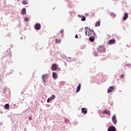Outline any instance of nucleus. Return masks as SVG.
I'll return each instance as SVG.
<instances>
[{
  "label": "nucleus",
  "mask_w": 131,
  "mask_h": 131,
  "mask_svg": "<svg viewBox=\"0 0 131 131\" xmlns=\"http://www.w3.org/2000/svg\"><path fill=\"white\" fill-rule=\"evenodd\" d=\"M85 29V34L86 36H91V35H92V33H93L94 36L96 35V33L94 32V30H92L88 27H86Z\"/></svg>",
  "instance_id": "obj_1"
},
{
  "label": "nucleus",
  "mask_w": 131,
  "mask_h": 131,
  "mask_svg": "<svg viewBox=\"0 0 131 131\" xmlns=\"http://www.w3.org/2000/svg\"><path fill=\"white\" fill-rule=\"evenodd\" d=\"M48 78H49V74H45L42 75V79L44 83H46V82H47V80H48Z\"/></svg>",
  "instance_id": "obj_2"
},
{
  "label": "nucleus",
  "mask_w": 131,
  "mask_h": 131,
  "mask_svg": "<svg viewBox=\"0 0 131 131\" xmlns=\"http://www.w3.org/2000/svg\"><path fill=\"white\" fill-rule=\"evenodd\" d=\"M98 53H105L106 48L104 46H99L98 49Z\"/></svg>",
  "instance_id": "obj_3"
},
{
  "label": "nucleus",
  "mask_w": 131,
  "mask_h": 131,
  "mask_svg": "<svg viewBox=\"0 0 131 131\" xmlns=\"http://www.w3.org/2000/svg\"><path fill=\"white\" fill-rule=\"evenodd\" d=\"M40 27H41V26H40V24L38 23L36 24L34 26V28L36 30H39Z\"/></svg>",
  "instance_id": "obj_4"
},
{
  "label": "nucleus",
  "mask_w": 131,
  "mask_h": 131,
  "mask_svg": "<svg viewBox=\"0 0 131 131\" xmlns=\"http://www.w3.org/2000/svg\"><path fill=\"white\" fill-rule=\"evenodd\" d=\"M112 120L113 123H115V124H116V122H117V120L116 119V116H115V115L113 116L112 118Z\"/></svg>",
  "instance_id": "obj_5"
},
{
  "label": "nucleus",
  "mask_w": 131,
  "mask_h": 131,
  "mask_svg": "<svg viewBox=\"0 0 131 131\" xmlns=\"http://www.w3.org/2000/svg\"><path fill=\"white\" fill-rule=\"evenodd\" d=\"M57 68H58V65H57L56 63H53L52 66V69L53 71L57 70Z\"/></svg>",
  "instance_id": "obj_6"
},
{
  "label": "nucleus",
  "mask_w": 131,
  "mask_h": 131,
  "mask_svg": "<svg viewBox=\"0 0 131 131\" xmlns=\"http://www.w3.org/2000/svg\"><path fill=\"white\" fill-rule=\"evenodd\" d=\"M107 131H116V128L114 126H112L108 128Z\"/></svg>",
  "instance_id": "obj_7"
},
{
  "label": "nucleus",
  "mask_w": 131,
  "mask_h": 131,
  "mask_svg": "<svg viewBox=\"0 0 131 131\" xmlns=\"http://www.w3.org/2000/svg\"><path fill=\"white\" fill-rule=\"evenodd\" d=\"M54 99H55V95H52L51 97L48 99L47 103H50V102H51V101H52V100H54Z\"/></svg>",
  "instance_id": "obj_8"
},
{
  "label": "nucleus",
  "mask_w": 131,
  "mask_h": 131,
  "mask_svg": "<svg viewBox=\"0 0 131 131\" xmlns=\"http://www.w3.org/2000/svg\"><path fill=\"white\" fill-rule=\"evenodd\" d=\"M102 113H103V114H107V115H108L109 116H110L111 115V113H110V111H109L107 110H105L104 111H103L102 112Z\"/></svg>",
  "instance_id": "obj_9"
},
{
  "label": "nucleus",
  "mask_w": 131,
  "mask_h": 131,
  "mask_svg": "<svg viewBox=\"0 0 131 131\" xmlns=\"http://www.w3.org/2000/svg\"><path fill=\"white\" fill-rule=\"evenodd\" d=\"M116 41H115V39H111L108 42V45H113L114 43H115Z\"/></svg>",
  "instance_id": "obj_10"
},
{
  "label": "nucleus",
  "mask_w": 131,
  "mask_h": 131,
  "mask_svg": "<svg viewBox=\"0 0 131 131\" xmlns=\"http://www.w3.org/2000/svg\"><path fill=\"white\" fill-rule=\"evenodd\" d=\"M127 18H128V14L127 13H125L123 17V20L125 21V20L127 19Z\"/></svg>",
  "instance_id": "obj_11"
},
{
  "label": "nucleus",
  "mask_w": 131,
  "mask_h": 131,
  "mask_svg": "<svg viewBox=\"0 0 131 131\" xmlns=\"http://www.w3.org/2000/svg\"><path fill=\"white\" fill-rule=\"evenodd\" d=\"M114 90V86H110L108 89L107 90V94H109V93H111L112 91Z\"/></svg>",
  "instance_id": "obj_12"
},
{
  "label": "nucleus",
  "mask_w": 131,
  "mask_h": 131,
  "mask_svg": "<svg viewBox=\"0 0 131 131\" xmlns=\"http://www.w3.org/2000/svg\"><path fill=\"white\" fill-rule=\"evenodd\" d=\"M81 111L83 114H86L88 113V111H86V108H82Z\"/></svg>",
  "instance_id": "obj_13"
},
{
  "label": "nucleus",
  "mask_w": 131,
  "mask_h": 131,
  "mask_svg": "<svg viewBox=\"0 0 131 131\" xmlns=\"http://www.w3.org/2000/svg\"><path fill=\"white\" fill-rule=\"evenodd\" d=\"M94 36H91L89 38V40L90 41H91L92 42H94V40H95V37H94Z\"/></svg>",
  "instance_id": "obj_14"
},
{
  "label": "nucleus",
  "mask_w": 131,
  "mask_h": 131,
  "mask_svg": "<svg viewBox=\"0 0 131 131\" xmlns=\"http://www.w3.org/2000/svg\"><path fill=\"white\" fill-rule=\"evenodd\" d=\"M81 84H80V83H79V85L77 86V91H76V93H78V92H79V91H80V88H81Z\"/></svg>",
  "instance_id": "obj_15"
},
{
  "label": "nucleus",
  "mask_w": 131,
  "mask_h": 131,
  "mask_svg": "<svg viewBox=\"0 0 131 131\" xmlns=\"http://www.w3.org/2000/svg\"><path fill=\"white\" fill-rule=\"evenodd\" d=\"M4 108L6 110H8V109H10V105H9V104H5L4 106Z\"/></svg>",
  "instance_id": "obj_16"
},
{
  "label": "nucleus",
  "mask_w": 131,
  "mask_h": 131,
  "mask_svg": "<svg viewBox=\"0 0 131 131\" xmlns=\"http://www.w3.org/2000/svg\"><path fill=\"white\" fill-rule=\"evenodd\" d=\"M52 77L54 79H56L57 78V73L53 72L52 73Z\"/></svg>",
  "instance_id": "obj_17"
},
{
  "label": "nucleus",
  "mask_w": 131,
  "mask_h": 131,
  "mask_svg": "<svg viewBox=\"0 0 131 131\" xmlns=\"http://www.w3.org/2000/svg\"><path fill=\"white\" fill-rule=\"evenodd\" d=\"M21 14H22V15H25V14H26V8L23 9V10L21 11Z\"/></svg>",
  "instance_id": "obj_18"
},
{
  "label": "nucleus",
  "mask_w": 131,
  "mask_h": 131,
  "mask_svg": "<svg viewBox=\"0 0 131 131\" xmlns=\"http://www.w3.org/2000/svg\"><path fill=\"white\" fill-rule=\"evenodd\" d=\"M23 5H27L28 4V1L27 0H24L22 2Z\"/></svg>",
  "instance_id": "obj_19"
},
{
  "label": "nucleus",
  "mask_w": 131,
  "mask_h": 131,
  "mask_svg": "<svg viewBox=\"0 0 131 131\" xmlns=\"http://www.w3.org/2000/svg\"><path fill=\"white\" fill-rule=\"evenodd\" d=\"M101 25V22L100 21H98L95 25V27H97L98 26H100Z\"/></svg>",
  "instance_id": "obj_20"
},
{
  "label": "nucleus",
  "mask_w": 131,
  "mask_h": 131,
  "mask_svg": "<svg viewBox=\"0 0 131 131\" xmlns=\"http://www.w3.org/2000/svg\"><path fill=\"white\" fill-rule=\"evenodd\" d=\"M55 42H56V43H60V42H61V39H55Z\"/></svg>",
  "instance_id": "obj_21"
},
{
  "label": "nucleus",
  "mask_w": 131,
  "mask_h": 131,
  "mask_svg": "<svg viewBox=\"0 0 131 131\" xmlns=\"http://www.w3.org/2000/svg\"><path fill=\"white\" fill-rule=\"evenodd\" d=\"M111 15L112 17H116V15L115 14V13H114V12H112L111 13Z\"/></svg>",
  "instance_id": "obj_22"
},
{
  "label": "nucleus",
  "mask_w": 131,
  "mask_h": 131,
  "mask_svg": "<svg viewBox=\"0 0 131 131\" xmlns=\"http://www.w3.org/2000/svg\"><path fill=\"white\" fill-rule=\"evenodd\" d=\"M81 21H85V16H82V17Z\"/></svg>",
  "instance_id": "obj_23"
},
{
  "label": "nucleus",
  "mask_w": 131,
  "mask_h": 131,
  "mask_svg": "<svg viewBox=\"0 0 131 131\" xmlns=\"http://www.w3.org/2000/svg\"><path fill=\"white\" fill-rule=\"evenodd\" d=\"M24 20H25V21H26V22H28V21H29L28 17L24 18Z\"/></svg>",
  "instance_id": "obj_24"
},
{
  "label": "nucleus",
  "mask_w": 131,
  "mask_h": 131,
  "mask_svg": "<svg viewBox=\"0 0 131 131\" xmlns=\"http://www.w3.org/2000/svg\"><path fill=\"white\" fill-rule=\"evenodd\" d=\"M83 30V28H81V29H79V31L80 32H82V31Z\"/></svg>",
  "instance_id": "obj_25"
},
{
  "label": "nucleus",
  "mask_w": 131,
  "mask_h": 131,
  "mask_svg": "<svg viewBox=\"0 0 131 131\" xmlns=\"http://www.w3.org/2000/svg\"><path fill=\"white\" fill-rule=\"evenodd\" d=\"M123 77H124V75H121L120 76V78H123Z\"/></svg>",
  "instance_id": "obj_26"
},
{
  "label": "nucleus",
  "mask_w": 131,
  "mask_h": 131,
  "mask_svg": "<svg viewBox=\"0 0 131 131\" xmlns=\"http://www.w3.org/2000/svg\"><path fill=\"white\" fill-rule=\"evenodd\" d=\"M29 120H32V117H29Z\"/></svg>",
  "instance_id": "obj_27"
},
{
  "label": "nucleus",
  "mask_w": 131,
  "mask_h": 131,
  "mask_svg": "<svg viewBox=\"0 0 131 131\" xmlns=\"http://www.w3.org/2000/svg\"><path fill=\"white\" fill-rule=\"evenodd\" d=\"M60 32V33H62L63 32H64V30H61Z\"/></svg>",
  "instance_id": "obj_28"
},
{
  "label": "nucleus",
  "mask_w": 131,
  "mask_h": 131,
  "mask_svg": "<svg viewBox=\"0 0 131 131\" xmlns=\"http://www.w3.org/2000/svg\"><path fill=\"white\" fill-rule=\"evenodd\" d=\"M75 37V38H78V36L77 35H76Z\"/></svg>",
  "instance_id": "obj_29"
},
{
  "label": "nucleus",
  "mask_w": 131,
  "mask_h": 131,
  "mask_svg": "<svg viewBox=\"0 0 131 131\" xmlns=\"http://www.w3.org/2000/svg\"><path fill=\"white\" fill-rule=\"evenodd\" d=\"M20 0H17V2H19Z\"/></svg>",
  "instance_id": "obj_30"
}]
</instances>
